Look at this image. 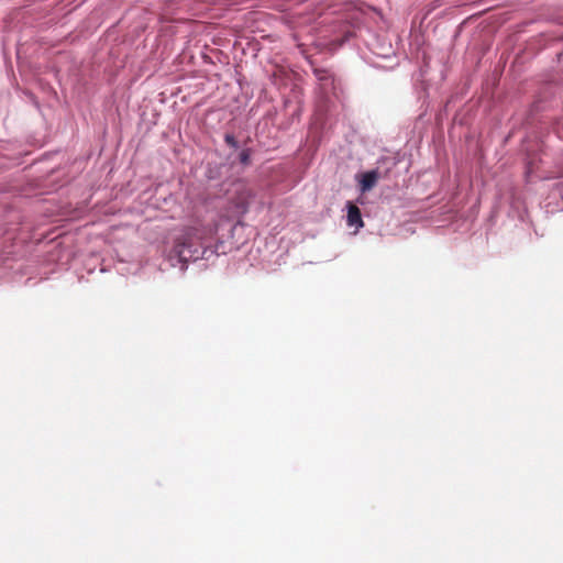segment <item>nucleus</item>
<instances>
[{
	"label": "nucleus",
	"instance_id": "obj_2",
	"mask_svg": "<svg viewBox=\"0 0 563 563\" xmlns=\"http://www.w3.org/2000/svg\"><path fill=\"white\" fill-rule=\"evenodd\" d=\"M347 224L360 229L364 225L362 220L361 210L352 202L347 203Z\"/></svg>",
	"mask_w": 563,
	"mask_h": 563
},
{
	"label": "nucleus",
	"instance_id": "obj_4",
	"mask_svg": "<svg viewBox=\"0 0 563 563\" xmlns=\"http://www.w3.org/2000/svg\"><path fill=\"white\" fill-rule=\"evenodd\" d=\"M250 157H251V151L250 150H243L241 153H240V162L244 165H247L250 163Z\"/></svg>",
	"mask_w": 563,
	"mask_h": 563
},
{
	"label": "nucleus",
	"instance_id": "obj_1",
	"mask_svg": "<svg viewBox=\"0 0 563 563\" xmlns=\"http://www.w3.org/2000/svg\"><path fill=\"white\" fill-rule=\"evenodd\" d=\"M209 234V230L202 224L186 227L176 239L174 252L178 258L186 263L199 258L198 245Z\"/></svg>",
	"mask_w": 563,
	"mask_h": 563
},
{
	"label": "nucleus",
	"instance_id": "obj_5",
	"mask_svg": "<svg viewBox=\"0 0 563 563\" xmlns=\"http://www.w3.org/2000/svg\"><path fill=\"white\" fill-rule=\"evenodd\" d=\"M224 141H225V143H227L229 146L234 147V148H236V147H238V141H236V139L234 137V135H232V134H225V136H224Z\"/></svg>",
	"mask_w": 563,
	"mask_h": 563
},
{
	"label": "nucleus",
	"instance_id": "obj_3",
	"mask_svg": "<svg viewBox=\"0 0 563 563\" xmlns=\"http://www.w3.org/2000/svg\"><path fill=\"white\" fill-rule=\"evenodd\" d=\"M378 180V172L377 170H371V172H366L363 174L362 176V180H361V190L362 191H367V190H371L377 183Z\"/></svg>",
	"mask_w": 563,
	"mask_h": 563
}]
</instances>
